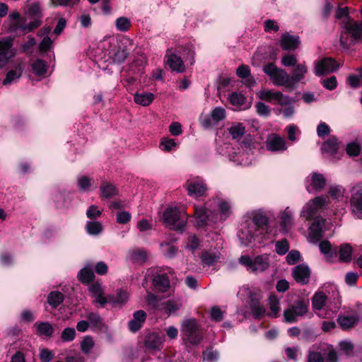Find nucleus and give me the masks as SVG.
<instances>
[{"mask_svg": "<svg viewBox=\"0 0 362 362\" xmlns=\"http://www.w3.org/2000/svg\"><path fill=\"white\" fill-rule=\"evenodd\" d=\"M339 42L342 47L348 49L362 40V21H354L351 17L340 23Z\"/></svg>", "mask_w": 362, "mask_h": 362, "instance_id": "nucleus-1", "label": "nucleus"}, {"mask_svg": "<svg viewBox=\"0 0 362 362\" xmlns=\"http://www.w3.org/2000/svg\"><path fill=\"white\" fill-rule=\"evenodd\" d=\"M182 339L186 344L197 345L203 339V330L201 324L195 318H186L180 325Z\"/></svg>", "mask_w": 362, "mask_h": 362, "instance_id": "nucleus-2", "label": "nucleus"}, {"mask_svg": "<svg viewBox=\"0 0 362 362\" xmlns=\"http://www.w3.org/2000/svg\"><path fill=\"white\" fill-rule=\"evenodd\" d=\"M163 220L166 227L182 233L187 223L188 215L177 207H168L163 214Z\"/></svg>", "mask_w": 362, "mask_h": 362, "instance_id": "nucleus-3", "label": "nucleus"}, {"mask_svg": "<svg viewBox=\"0 0 362 362\" xmlns=\"http://www.w3.org/2000/svg\"><path fill=\"white\" fill-rule=\"evenodd\" d=\"M263 71L269 76L272 83L277 86H286L292 88L291 76L286 71L278 68L274 63H268L263 66Z\"/></svg>", "mask_w": 362, "mask_h": 362, "instance_id": "nucleus-4", "label": "nucleus"}, {"mask_svg": "<svg viewBox=\"0 0 362 362\" xmlns=\"http://www.w3.org/2000/svg\"><path fill=\"white\" fill-rule=\"evenodd\" d=\"M239 262L245 266L248 271L254 273L264 272L269 266L267 255H258L254 259L247 255H242L239 259Z\"/></svg>", "mask_w": 362, "mask_h": 362, "instance_id": "nucleus-5", "label": "nucleus"}, {"mask_svg": "<svg viewBox=\"0 0 362 362\" xmlns=\"http://www.w3.org/2000/svg\"><path fill=\"white\" fill-rule=\"evenodd\" d=\"M13 45L14 37L7 36L0 38V69L5 67L17 54Z\"/></svg>", "mask_w": 362, "mask_h": 362, "instance_id": "nucleus-6", "label": "nucleus"}, {"mask_svg": "<svg viewBox=\"0 0 362 362\" xmlns=\"http://www.w3.org/2000/svg\"><path fill=\"white\" fill-rule=\"evenodd\" d=\"M308 300L304 299L295 301L293 305L284 311V321L289 323L296 322L299 317H303L308 313Z\"/></svg>", "mask_w": 362, "mask_h": 362, "instance_id": "nucleus-7", "label": "nucleus"}, {"mask_svg": "<svg viewBox=\"0 0 362 362\" xmlns=\"http://www.w3.org/2000/svg\"><path fill=\"white\" fill-rule=\"evenodd\" d=\"M337 351L332 345H327L324 354L318 351H309L306 362H339Z\"/></svg>", "mask_w": 362, "mask_h": 362, "instance_id": "nucleus-8", "label": "nucleus"}, {"mask_svg": "<svg viewBox=\"0 0 362 362\" xmlns=\"http://www.w3.org/2000/svg\"><path fill=\"white\" fill-rule=\"evenodd\" d=\"M226 117V112L225 109L221 107H216L209 115L202 114L199 117V122L202 127L209 129L223 120Z\"/></svg>", "mask_w": 362, "mask_h": 362, "instance_id": "nucleus-9", "label": "nucleus"}, {"mask_svg": "<svg viewBox=\"0 0 362 362\" xmlns=\"http://www.w3.org/2000/svg\"><path fill=\"white\" fill-rule=\"evenodd\" d=\"M258 97L267 102L275 101L281 106L291 104L293 100L288 95H284L281 91H274L271 89H263L258 93Z\"/></svg>", "mask_w": 362, "mask_h": 362, "instance_id": "nucleus-10", "label": "nucleus"}, {"mask_svg": "<svg viewBox=\"0 0 362 362\" xmlns=\"http://www.w3.org/2000/svg\"><path fill=\"white\" fill-rule=\"evenodd\" d=\"M194 216L197 218V227H204L211 223H216L217 221V213L211 211L205 206L194 205Z\"/></svg>", "mask_w": 362, "mask_h": 362, "instance_id": "nucleus-11", "label": "nucleus"}, {"mask_svg": "<svg viewBox=\"0 0 362 362\" xmlns=\"http://www.w3.org/2000/svg\"><path fill=\"white\" fill-rule=\"evenodd\" d=\"M349 202L351 213L358 218L362 219V184L352 187Z\"/></svg>", "mask_w": 362, "mask_h": 362, "instance_id": "nucleus-12", "label": "nucleus"}, {"mask_svg": "<svg viewBox=\"0 0 362 362\" xmlns=\"http://www.w3.org/2000/svg\"><path fill=\"white\" fill-rule=\"evenodd\" d=\"M185 187L187 194L195 198L205 197L208 189L206 184L199 177L188 180Z\"/></svg>", "mask_w": 362, "mask_h": 362, "instance_id": "nucleus-13", "label": "nucleus"}, {"mask_svg": "<svg viewBox=\"0 0 362 362\" xmlns=\"http://www.w3.org/2000/svg\"><path fill=\"white\" fill-rule=\"evenodd\" d=\"M339 65L332 57H324L315 64L314 73L317 76H321L337 71Z\"/></svg>", "mask_w": 362, "mask_h": 362, "instance_id": "nucleus-14", "label": "nucleus"}, {"mask_svg": "<svg viewBox=\"0 0 362 362\" xmlns=\"http://www.w3.org/2000/svg\"><path fill=\"white\" fill-rule=\"evenodd\" d=\"M132 49V44L129 41L121 42L116 50L110 52L113 62L117 64L124 63L129 57Z\"/></svg>", "mask_w": 362, "mask_h": 362, "instance_id": "nucleus-15", "label": "nucleus"}, {"mask_svg": "<svg viewBox=\"0 0 362 362\" xmlns=\"http://www.w3.org/2000/svg\"><path fill=\"white\" fill-rule=\"evenodd\" d=\"M166 64L172 71L183 73L185 71V66L182 58L175 53L173 47L168 48L165 54Z\"/></svg>", "mask_w": 362, "mask_h": 362, "instance_id": "nucleus-16", "label": "nucleus"}, {"mask_svg": "<svg viewBox=\"0 0 362 362\" xmlns=\"http://www.w3.org/2000/svg\"><path fill=\"white\" fill-rule=\"evenodd\" d=\"M310 274L309 267L305 264H300L292 269V276L298 284L301 285L309 283Z\"/></svg>", "mask_w": 362, "mask_h": 362, "instance_id": "nucleus-17", "label": "nucleus"}, {"mask_svg": "<svg viewBox=\"0 0 362 362\" xmlns=\"http://www.w3.org/2000/svg\"><path fill=\"white\" fill-rule=\"evenodd\" d=\"M266 147L267 150L273 152L284 151L287 149L285 139L276 134L268 136L266 141Z\"/></svg>", "mask_w": 362, "mask_h": 362, "instance_id": "nucleus-18", "label": "nucleus"}, {"mask_svg": "<svg viewBox=\"0 0 362 362\" xmlns=\"http://www.w3.org/2000/svg\"><path fill=\"white\" fill-rule=\"evenodd\" d=\"M24 64L23 62L16 63L13 69H10L6 74V76L2 81V85L8 86L19 80L23 76Z\"/></svg>", "mask_w": 362, "mask_h": 362, "instance_id": "nucleus-19", "label": "nucleus"}, {"mask_svg": "<svg viewBox=\"0 0 362 362\" xmlns=\"http://www.w3.org/2000/svg\"><path fill=\"white\" fill-rule=\"evenodd\" d=\"M147 315L143 310H139L133 313V318L129 322L128 327L131 332L139 331L144 325Z\"/></svg>", "mask_w": 362, "mask_h": 362, "instance_id": "nucleus-20", "label": "nucleus"}, {"mask_svg": "<svg viewBox=\"0 0 362 362\" xmlns=\"http://www.w3.org/2000/svg\"><path fill=\"white\" fill-rule=\"evenodd\" d=\"M310 185L306 186L307 190L310 192L311 189L315 191H320L322 190L325 185H326V180L323 175L319 173H313L310 175Z\"/></svg>", "mask_w": 362, "mask_h": 362, "instance_id": "nucleus-21", "label": "nucleus"}, {"mask_svg": "<svg viewBox=\"0 0 362 362\" xmlns=\"http://www.w3.org/2000/svg\"><path fill=\"white\" fill-rule=\"evenodd\" d=\"M300 44L299 37L284 34L280 39V45L284 50H294Z\"/></svg>", "mask_w": 362, "mask_h": 362, "instance_id": "nucleus-22", "label": "nucleus"}, {"mask_svg": "<svg viewBox=\"0 0 362 362\" xmlns=\"http://www.w3.org/2000/svg\"><path fill=\"white\" fill-rule=\"evenodd\" d=\"M144 344L148 349L158 350L162 347L163 339L158 334L151 332L146 336Z\"/></svg>", "mask_w": 362, "mask_h": 362, "instance_id": "nucleus-23", "label": "nucleus"}, {"mask_svg": "<svg viewBox=\"0 0 362 362\" xmlns=\"http://www.w3.org/2000/svg\"><path fill=\"white\" fill-rule=\"evenodd\" d=\"M268 306L270 312L267 313V315L270 317L276 318L279 316L281 311L280 308V299L275 294H270L268 298Z\"/></svg>", "mask_w": 362, "mask_h": 362, "instance_id": "nucleus-24", "label": "nucleus"}, {"mask_svg": "<svg viewBox=\"0 0 362 362\" xmlns=\"http://www.w3.org/2000/svg\"><path fill=\"white\" fill-rule=\"evenodd\" d=\"M52 199L57 208H67L71 202L70 195L65 192H57L53 194Z\"/></svg>", "mask_w": 362, "mask_h": 362, "instance_id": "nucleus-25", "label": "nucleus"}, {"mask_svg": "<svg viewBox=\"0 0 362 362\" xmlns=\"http://www.w3.org/2000/svg\"><path fill=\"white\" fill-rule=\"evenodd\" d=\"M78 279L84 284H88L95 279L93 266L90 264L86 265L81 269L78 274Z\"/></svg>", "mask_w": 362, "mask_h": 362, "instance_id": "nucleus-26", "label": "nucleus"}, {"mask_svg": "<svg viewBox=\"0 0 362 362\" xmlns=\"http://www.w3.org/2000/svg\"><path fill=\"white\" fill-rule=\"evenodd\" d=\"M307 73L308 67L305 62L296 64V68L292 71V76L291 77V81L293 83V86L297 82L304 79Z\"/></svg>", "mask_w": 362, "mask_h": 362, "instance_id": "nucleus-27", "label": "nucleus"}, {"mask_svg": "<svg viewBox=\"0 0 362 362\" xmlns=\"http://www.w3.org/2000/svg\"><path fill=\"white\" fill-rule=\"evenodd\" d=\"M153 283L154 286L161 292H165L170 288V280L165 274L156 275Z\"/></svg>", "mask_w": 362, "mask_h": 362, "instance_id": "nucleus-28", "label": "nucleus"}, {"mask_svg": "<svg viewBox=\"0 0 362 362\" xmlns=\"http://www.w3.org/2000/svg\"><path fill=\"white\" fill-rule=\"evenodd\" d=\"M34 326L36 327V334L39 336L52 337L54 333L52 325L48 322H35Z\"/></svg>", "mask_w": 362, "mask_h": 362, "instance_id": "nucleus-29", "label": "nucleus"}, {"mask_svg": "<svg viewBox=\"0 0 362 362\" xmlns=\"http://www.w3.org/2000/svg\"><path fill=\"white\" fill-rule=\"evenodd\" d=\"M250 308L255 319H259L266 314L264 305L257 298H251Z\"/></svg>", "mask_w": 362, "mask_h": 362, "instance_id": "nucleus-30", "label": "nucleus"}, {"mask_svg": "<svg viewBox=\"0 0 362 362\" xmlns=\"http://www.w3.org/2000/svg\"><path fill=\"white\" fill-rule=\"evenodd\" d=\"M339 142L336 137H331L324 142L322 146V151L329 155H334L339 149Z\"/></svg>", "mask_w": 362, "mask_h": 362, "instance_id": "nucleus-31", "label": "nucleus"}, {"mask_svg": "<svg viewBox=\"0 0 362 362\" xmlns=\"http://www.w3.org/2000/svg\"><path fill=\"white\" fill-rule=\"evenodd\" d=\"M25 13L30 18H39L42 20V14L40 5L38 2H31L28 4Z\"/></svg>", "mask_w": 362, "mask_h": 362, "instance_id": "nucleus-32", "label": "nucleus"}, {"mask_svg": "<svg viewBox=\"0 0 362 362\" xmlns=\"http://www.w3.org/2000/svg\"><path fill=\"white\" fill-rule=\"evenodd\" d=\"M200 257L203 264L210 267L219 261L220 253L204 251L202 252Z\"/></svg>", "mask_w": 362, "mask_h": 362, "instance_id": "nucleus-33", "label": "nucleus"}, {"mask_svg": "<svg viewBox=\"0 0 362 362\" xmlns=\"http://www.w3.org/2000/svg\"><path fill=\"white\" fill-rule=\"evenodd\" d=\"M337 322L342 329L347 330L356 325L358 318L355 316L339 315Z\"/></svg>", "mask_w": 362, "mask_h": 362, "instance_id": "nucleus-34", "label": "nucleus"}, {"mask_svg": "<svg viewBox=\"0 0 362 362\" xmlns=\"http://www.w3.org/2000/svg\"><path fill=\"white\" fill-rule=\"evenodd\" d=\"M101 196L106 199H110L117 194V187L112 183L105 182L100 187Z\"/></svg>", "mask_w": 362, "mask_h": 362, "instance_id": "nucleus-35", "label": "nucleus"}, {"mask_svg": "<svg viewBox=\"0 0 362 362\" xmlns=\"http://www.w3.org/2000/svg\"><path fill=\"white\" fill-rule=\"evenodd\" d=\"M323 231L319 223H313L310 227L309 239L310 241L316 243L321 240L323 236Z\"/></svg>", "mask_w": 362, "mask_h": 362, "instance_id": "nucleus-36", "label": "nucleus"}, {"mask_svg": "<svg viewBox=\"0 0 362 362\" xmlns=\"http://www.w3.org/2000/svg\"><path fill=\"white\" fill-rule=\"evenodd\" d=\"M64 300V296L60 291H51L47 296V303L53 308H57Z\"/></svg>", "mask_w": 362, "mask_h": 362, "instance_id": "nucleus-37", "label": "nucleus"}, {"mask_svg": "<svg viewBox=\"0 0 362 362\" xmlns=\"http://www.w3.org/2000/svg\"><path fill=\"white\" fill-rule=\"evenodd\" d=\"M154 95L151 93L144 92L136 93L134 97V102L142 106L149 105L153 100Z\"/></svg>", "mask_w": 362, "mask_h": 362, "instance_id": "nucleus-38", "label": "nucleus"}, {"mask_svg": "<svg viewBox=\"0 0 362 362\" xmlns=\"http://www.w3.org/2000/svg\"><path fill=\"white\" fill-rule=\"evenodd\" d=\"M32 70L37 76H43L47 71V65L42 59H37L31 64Z\"/></svg>", "mask_w": 362, "mask_h": 362, "instance_id": "nucleus-39", "label": "nucleus"}, {"mask_svg": "<svg viewBox=\"0 0 362 362\" xmlns=\"http://www.w3.org/2000/svg\"><path fill=\"white\" fill-rule=\"evenodd\" d=\"M339 351L347 358L354 355V344L349 340H343L339 343Z\"/></svg>", "mask_w": 362, "mask_h": 362, "instance_id": "nucleus-40", "label": "nucleus"}, {"mask_svg": "<svg viewBox=\"0 0 362 362\" xmlns=\"http://www.w3.org/2000/svg\"><path fill=\"white\" fill-rule=\"evenodd\" d=\"M228 132L233 139H240L245 133V127L242 123H236L228 129Z\"/></svg>", "mask_w": 362, "mask_h": 362, "instance_id": "nucleus-41", "label": "nucleus"}, {"mask_svg": "<svg viewBox=\"0 0 362 362\" xmlns=\"http://www.w3.org/2000/svg\"><path fill=\"white\" fill-rule=\"evenodd\" d=\"M280 219L281 226L283 230L287 232L293 225V216L291 211L286 209L284 212L281 213Z\"/></svg>", "mask_w": 362, "mask_h": 362, "instance_id": "nucleus-42", "label": "nucleus"}, {"mask_svg": "<svg viewBox=\"0 0 362 362\" xmlns=\"http://www.w3.org/2000/svg\"><path fill=\"white\" fill-rule=\"evenodd\" d=\"M339 260L344 262H349L352 257V247L349 244L341 245L339 247Z\"/></svg>", "mask_w": 362, "mask_h": 362, "instance_id": "nucleus-43", "label": "nucleus"}, {"mask_svg": "<svg viewBox=\"0 0 362 362\" xmlns=\"http://www.w3.org/2000/svg\"><path fill=\"white\" fill-rule=\"evenodd\" d=\"M103 227L99 221H88L86 224V230L89 235H98L103 231Z\"/></svg>", "mask_w": 362, "mask_h": 362, "instance_id": "nucleus-44", "label": "nucleus"}, {"mask_svg": "<svg viewBox=\"0 0 362 362\" xmlns=\"http://www.w3.org/2000/svg\"><path fill=\"white\" fill-rule=\"evenodd\" d=\"M327 296L322 292L316 293L313 298V307L314 309L320 310L325 305Z\"/></svg>", "mask_w": 362, "mask_h": 362, "instance_id": "nucleus-45", "label": "nucleus"}, {"mask_svg": "<svg viewBox=\"0 0 362 362\" xmlns=\"http://www.w3.org/2000/svg\"><path fill=\"white\" fill-rule=\"evenodd\" d=\"M89 325L92 328L100 329L103 326L101 317L96 313H89L86 315Z\"/></svg>", "mask_w": 362, "mask_h": 362, "instance_id": "nucleus-46", "label": "nucleus"}, {"mask_svg": "<svg viewBox=\"0 0 362 362\" xmlns=\"http://www.w3.org/2000/svg\"><path fill=\"white\" fill-rule=\"evenodd\" d=\"M182 307V303L175 300H168L163 304V310L166 314L170 315Z\"/></svg>", "mask_w": 362, "mask_h": 362, "instance_id": "nucleus-47", "label": "nucleus"}, {"mask_svg": "<svg viewBox=\"0 0 362 362\" xmlns=\"http://www.w3.org/2000/svg\"><path fill=\"white\" fill-rule=\"evenodd\" d=\"M131 259L135 263H144L147 261V252L144 250H135L130 252Z\"/></svg>", "mask_w": 362, "mask_h": 362, "instance_id": "nucleus-48", "label": "nucleus"}, {"mask_svg": "<svg viewBox=\"0 0 362 362\" xmlns=\"http://www.w3.org/2000/svg\"><path fill=\"white\" fill-rule=\"evenodd\" d=\"M94 346L95 342L93 337L91 336H86L81 341L80 349L83 354H88Z\"/></svg>", "mask_w": 362, "mask_h": 362, "instance_id": "nucleus-49", "label": "nucleus"}, {"mask_svg": "<svg viewBox=\"0 0 362 362\" xmlns=\"http://www.w3.org/2000/svg\"><path fill=\"white\" fill-rule=\"evenodd\" d=\"M252 221L258 228L267 226L269 223L267 216L260 212L254 214Z\"/></svg>", "mask_w": 362, "mask_h": 362, "instance_id": "nucleus-50", "label": "nucleus"}, {"mask_svg": "<svg viewBox=\"0 0 362 362\" xmlns=\"http://www.w3.org/2000/svg\"><path fill=\"white\" fill-rule=\"evenodd\" d=\"M115 25L118 30L121 32H126L129 30L131 27V22L126 17H119L116 20Z\"/></svg>", "mask_w": 362, "mask_h": 362, "instance_id": "nucleus-51", "label": "nucleus"}, {"mask_svg": "<svg viewBox=\"0 0 362 362\" xmlns=\"http://www.w3.org/2000/svg\"><path fill=\"white\" fill-rule=\"evenodd\" d=\"M76 331L73 327H66L61 334V339L64 342L72 341L76 337Z\"/></svg>", "mask_w": 362, "mask_h": 362, "instance_id": "nucleus-52", "label": "nucleus"}, {"mask_svg": "<svg viewBox=\"0 0 362 362\" xmlns=\"http://www.w3.org/2000/svg\"><path fill=\"white\" fill-rule=\"evenodd\" d=\"M128 294L126 291L122 290H118L117 292V296L114 298L112 296H109V302L112 303H124L128 300Z\"/></svg>", "mask_w": 362, "mask_h": 362, "instance_id": "nucleus-53", "label": "nucleus"}, {"mask_svg": "<svg viewBox=\"0 0 362 362\" xmlns=\"http://www.w3.org/2000/svg\"><path fill=\"white\" fill-rule=\"evenodd\" d=\"M42 24V20L35 18L33 21L30 22L28 25H21L19 26V29L25 33H30L37 28Z\"/></svg>", "mask_w": 362, "mask_h": 362, "instance_id": "nucleus-54", "label": "nucleus"}, {"mask_svg": "<svg viewBox=\"0 0 362 362\" xmlns=\"http://www.w3.org/2000/svg\"><path fill=\"white\" fill-rule=\"evenodd\" d=\"M313 205L319 210L323 209L325 206L329 204L328 197L320 196L316 197L312 200Z\"/></svg>", "mask_w": 362, "mask_h": 362, "instance_id": "nucleus-55", "label": "nucleus"}, {"mask_svg": "<svg viewBox=\"0 0 362 362\" xmlns=\"http://www.w3.org/2000/svg\"><path fill=\"white\" fill-rule=\"evenodd\" d=\"M228 100L233 105H242L245 102V97L241 93L233 92L229 95Z\"/></svg>", "mask_w": 362, "mask_h": 362, "instance_id": "nucleus-56", "label": "nucleus"}, {"mask_svg": "<svg viewBox=\"0 0 362 362\" xmlns=\"http://www.w3.org/2000/svg\"><path fill=\"white\" fill-rule=\"evenodd\" d=\"M221 218L226 220L231 214V207L229 203L222 201L218 204Z\"/></svg>", "mask_w": 362, "mask_h": 362, "instance_id": "nucleus-57", "label": "nucleus"}, {"mask_svg": "<svg viewBox=\"0 0 362 362\" xmlns=\"http://www.w3.org/2000/svg\"><path fill=\"white\" fill-rule=\"evenodd\" d=\"M318 212V209L315 208L311 201H310L304 207L303 213L308 219L312 218Z\"/></svg>", "mask_w": 362, "mask_h": 362, "instance_id": "nucleus-58", "label": "nucleus"}, {"mask_svg": "<svg viewBox=\"0 0 362 362\" xmlns=\"http://www.w3.org/2000/svg\"><path fill=\"white\" fill-rule=\"evenodd\" d=\"M346 151L349 156H357L360 153L361 146L356 142H351L347 144Z\"/></svg>", "mask_w": 362, "mask_h": 362, "instance_id": "nucleus-59", "label": "nucleus"}, {"mask_svg": "<svg viewBox=\"0 0 362 362\" xmlns=\"http://www.w3.org/2000/svg\"><path fill=\"white\" fill-rule=\"evenodd\" d=\"M289 250V244L287 240L284 239L276 243V252L280 255H285Z\"/></svg>", "mask_w": 362, "mask_h": 362, "instance_id": "nucleus-60", "label": "nucleus"}, {"mask_svg": "<svg viewBox=\"0 0 362 362\" xmlns=\"http://www.w3.org/2000/svg\"><path fill=\"white\" fill-rule=\"evenodd\" d=\"M78 186L82 191H88L91 185V179L86 175L81 176L78 178Z\"/></svg>", "mask_w": 362, "mask_h": 362, "instance_id": "nucleus-61", "label": "nucleus"}, {"mask_svg": "<svg viewBox=\"0 0 362 362\" xmlns=\"http://www.w3.org/2000/svg\"><path fill=\"white\" fill-rule=\"evenodd\" d=\"M160 247H165L164 250V255L168 258L175 257L178 250V248L176 246L170 245L168 243H161Z\"/></svg>", "mask_w": 362, "mask_h": 362, "instance_id": "nucleus-62", "label": "nucleus"}, {"mask_svg": "<svg viewBox=\"0 0 362 362\" xmlns=\"http://www.w3.org/2000/svg\"><path fill=\"white\" fill-rule=\"evenodd\" d=\"M297 58L294 54H288L281 58V64L284 66H295L297 64Z\"/></svg>", "mask_w": 362, "mask_h": 362, "instance_id": "nucleus-63", "label": "nucleus"}, {"mask_svg": "<svg viewBox=\"0 0 362 362\" xmlns=\"http://www.w3.org/2000/svg\"><path fill=\"white\" fill-rule=\"evenodd\" d=\"M257 112L259 115L268 117L270 115V108L262 102H258L255 105Z\"/></svg>", "mask_w": 362, "mask_h": 362, "instance_id": "nucleus-64", "label": "nucleus"}]
</instances>
